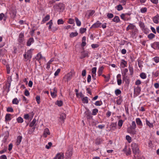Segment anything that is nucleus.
<instances>
[{
  "mask_svg": "<svg viewBox=\"0 0 159 159\" xmlns=\"http://www.w3.org/2000/svg\"><path fill=\"white\" fill-rule=\"evenodd\" d=\"M34 42V40L33 38H30L28 40L27 43V45L30 46L31 43H33Z\"/></svg>",
  "mask_w": 159,
  "mask_h": 159,
  "instance_id": "nucleus-18",
  "label": "nucleus"
},
{
  "mask_svg": "<svg viewBox=\"0 0 159 159\" xmlns=\"http://www.w3.org/2000/svg\"><path fill=\"white\" fill-rule=\"evenodd\" d=\"M24 34L23 33H20V34L19 38L18 39V41L20 43H23V42L24 41Z\"/></svg>",
  "mask_w": 159,
  "mask_h": 159,
  "instance_id": "nucleus-10",
  "label": "nucleus"
},
{
  "mask_svg": "<svg viewBox=\"0 0 159 159\" xmlns=\"http://www.w3.org/2000/svg\"><path fill=\"white\" fill-rule=\"evenodd\" d=\"M104 69V67L103 66H102L99 68L98 73V75L99 76H100L102 75V72Z\"/></svg>",
  "mask_w": 159,
  "mask_h": 159,
  "instance_id": "nucleus-34",
  "label": "nucleus"
},
{
  "mask_svg": "<svg viewBox=\"0 0 159 159\" xmlns=\"http://www.w3.org/2000/svg\"><path fill=\"white\" fill-rule=\"evenodd\" d=\"M26 55L27 56L28 59L26 60H25V61H27L28 60L30 59L32 57V54L30 49L27 51Z\"/></svg>",
  "mask_w": 159,
  "mask_h": 159,
  "instance_id": "nucleus-20",
  "label": "nucleus"
},
{
  "mask_svg": "<svg viewBox=\"0 0 159 159\" xmlns=\"http://www.w3.org/2000/svg\"><path fill=\"white\" fill-rule=\"evenodd\" d=\"M153 59L156 63L159 62V57H155L153 58Z\"/></svg>",
  "mask_w": 159,
  "mask_h": 159,
  "instance_id": "nucleus-55",
  "label": "nucleus"
},
{
  "mask_svg": "<svg viewBox=\"0 0 159 159\" xmlns=\"http://www.w3.org/2000/svg\"><path fill=\"white\" fill-rule=\"evenodd\" d=\"M68 22L70 24H72L74 22V20L72 18H70L69 19Z\"/></svg>",
  "mask_w": 159,
  "mask_h": 159,
  "instance_id": "nucleus-61",
  "label": "nucleus"
},
{
  "mask_svg": "<svg viewBox=\"0 0 159 159\" xmlns=\"http://www.w3.org/2000/svg\"><path fill=\"white\" fill-rule=\"evenodd\" d=\"M82 100L84 103H87L89 102L88 98L87 97L83 98L82 99Z\"/></svg>",
  "mask_w": 159,
  "mask_h": 159,
  "instance_id": "nucleus-39",
  "label": "nucleus"
},
{
  "mask_svg": "<svg viewBox=\"0 0 159 159\" xmlns=\"http://www.w3.org/2000/svg\"><path fill=\"white\" fill-rule=\"evenodd\" d=\"M75 20L77 25L78 26H80L81 25V22L79 20L78 18L77 17H75Z\"/></svg>",
  "mask_w": 159,
  "mask_h": 159,
  "instance_id": "nucleus-28",
  "label": "nucleus"
},
{
  "mask_svg": "<svg viewBox=\"0 0 159 159\" xmlns=\"http://www.w3.org/2000/svg\"><path fill=\"white\" fill-rule=\"evenodd\" d=\"M102 104V102L101 100L97 101L95 103V105L97 106H101Z\"/></svg>",
  "mask_w": 159,
  "mask_h": 159,
  "instance_id": "nucleus-48",
  "label": "nucleus"
},
{
  "mask_svg": "<svg viewBox=\"0 0 159 159\" xmlns=\"http://www.w3.org/2000/svg\"><path fill=\"white\" fill-rule=\"evenodd\" d=\"M102 76L104 77L105 78V81L106 82H108L109 81L110 79V76L108 75V76H107L104 75H102Z\"/></svg>",
  "mask_w": 159,
  "mask_h": 159,
  "instance_id": "nucleus-37",
  "label": "nucleus"
},
{
  "mask_svg": "<svg viewBox=\"0 0 159 159\" xmlns=\"http://www.w3.org/2000/svg\"><path fill=\"white\" fill-rule=\"evenodd\" d=\"M151 47L154 49H159V42H155L151 44Z\"/></svg>",
  "mask_w": 159,
  "mask_h": 159,
  "instance_id": "nucleus-6",
  "label": "nucleus"
},
{
  "mask_svg": "<svg viewBox=\"0 0 159 159\" xmlns=\"http://www.w3.org/2000/svg\"><path fill=\"white\" fill-rule=\"evenodd\" d=\"M19 102V101L17 98H14L12 101V103L13 104H18Z\"/></svg>",
  "mask_w": 159,
  "mask_h": 159,
  "instance_id": "nucleus-40",
  "label": "nucleus"
},
{
  "mask_svg": "<svg viewBox=\"0 0 159 159\" xmlns=\"http://www.w3.org/2000/svg\"><path fill=\"white\" fill-rule=\"evenodd\" d=\"M136 122L139 128L140 129L143 126V125L140 119L139 118H136Z\"/></svg>",
  "mask_w": 159,
  "mask_h": 159,
  "instance_id": "nucleus-8",
  "label": "nucleus"
},
{
  "mask_svg": "<svg viewBox=\"0 0 159 159\" xmlns=\"http://www.w3.org/2000/svg\"><path fill=\"white\" fill-rule=\"evenodd\" d=\"M107 16L109 19H111L113 17L114 15L112 13H108L107 15Z\"/></svg>",
  "mask_w": 159,
  "mask_h": 159,
  "instance_id": "nucleus-58",
  "label": "nucleus"
},
{
  "mask_svg": "<svg viewBox=\"0 0 159 159\" xmlns=\"http://www.w3.org/2000/svg\"><path fill=\"white\" fill-rule=\"evenodd\" d=\"M36 101L38 104H40V97L39 96L37 95L35 98Z\"/></svg>",
  "mask_w": 159,
  "mask_h": 159,
  "instance_id": "nucleus-46",
  "label": "nucleus"
},
{
  "mask_svg": "<svg viewBox=\"0 0 159 159\" xmlns=\"http://www.w3.org/2000/svg\"><path fill=\"white\" fill-rule=\"evenodd\" d=\"M6 19V17L5 16V15L3 13H1L0 14V20L1 21L3 19L4 21H5Z\"/></svg>",
  "mask_w": 159,
  "mask_h": 159,
  "instance_id": "nucleus-32",
  "label": "nucleus"
},
{
  "mask_svg": "<svg viewBox=\"0 0 159 159\" xmlns=\"http://www.w3.org/2000/svg\"><path fill=\"white\" fill-rule=\"evenodd\" d=\"M17 121L19 123H22L23 122V118L20 117H19L17 119Z\"/></svg>",
  "mask_w": 159,
  "mask_h": 159,
  "instance_id": "nucleus-47",
  "label": "nucleus"
},
{
  "mask_svg": "<svg viewBox=\"0 0 159 159\" xmlns=\"http://www.w3.org/2000/svg\"><path fill=\"white\" fill-rule=\"evenodd\" d=\"M127 131L130 134L134 135L136 134V131L135 129H132L131 127H129Z\"/></svg>",
  "mask_w": 159,
  "mask_h": 159,
  "instance_id": "nucleus-16",
  "label": "nucleus"
},
{
  "mask_svg": "<svg viewBox=\"0 0 159 159\" xmlns=\"http://www.w3.org/2000/svg\"><path fill=\"white\" fill-rule=\"evenodd\" d=\"M97 70V68L96 67H93L92 69V74H95L96 75V72Z\"/></svg>",
  "mask_w": 159,
  "mask_h": 159,
  "instance_id": "nucleus-54",
  "label": "nucleus"
},
{
  "mask_svg": "<svg viewBox=\"0 0 159 159\" xmlns=\"http://www.w3.org/2000/svg\"><path fill=\"white\" fill-rule=\"evenodd\" d=\"M155 36V35L154 34L152 33H150L149 34L148 36V37L150 39H151L153 38H154Z\"/></svg>",
  "mask_w": 159,
  "mask_h": 159,
  "instance_id": "nucleus-38",
  "label": "nucleus"
},
{
  "mask_svg": "<svg viewBox=\"0 0 159 159\" xmlns=\"http://www.w3.org/2000/svg\"><path fill=\"white\" fill-rule=\"evenodd\" d=\"M12 115L10 114H7L5 116V121H10L11 119Z\"/></svg>",
  "mask_w": 159,
  "mask_h": 159,
  "instance_id": "nucleus-23",
  "label": "nucleus"
},
{
  "mask_svg": "<svg viewBox=\"0 0 159 159\" xmlns=\"http://www.w3.org/2000/svg\"><path fill=\"white\" fill-rule=\"evenodd\" d=\"M122 74L123 77V80L126 79L127 77V76L126 75V73L122 72Z\"/></svg>",
  "mask_w": 159,
  "mask_h": 159,
  "instance_id": "nucleus-62",
  "label": "nucleus"
},
{
  "mask_svg": "<svg viewBox=\"0 0 159 159\" xmlns=\"http://www.w3.org/2000/svg\"><path fill=\"white\" fill-rule=\"evenodd\" d=\"M146 122L147 125L149 127L152 128L153 127V123H150L147 119H146Z\"/></svg>",
  "mask_w": 159,
  "mask_h": 159,
  "instance_id": "nucleus-27",
  "label": "nucleus"
},
{
  "mask_svg": "<svg viewBox=\"0 0 159 159\" xmlns=\"http://www.w3.org/2000/svg\"><path fill=\"white\" fill-rule=\"evenodd\" d=\"M11 77L10 78L8 77V78L6 84V87H7L8 91L9 90V89L11 86Z\"/></svg>",
  "mask_w": 159,
  "mask_h": 159,
  "instance_id": "nucleus-14",
  "label": "nucleus"
},
{
  "mask_svg": "<svg viewBox=\"0 0 159 159\" xmlns=\"http://www.w3.org/2000/svg\"><path fill=\"white\" fill-rule=\"evenodd\" d=\"M53 23L52 20H50L48 23L46 24L47 25H49V26L48 27V29L49 30L51 29L52 26V25Z\"/></svg>",
  "mask_w": 159,
  "mask_h": 159,
  "instance_id": "nucleus-35",
  "label": "nucleus"
},
{
  "mask_svg": "<svg viewBox=\"0 0 159 159\" xmlns=\"http://www.w3.org/2000/svg\"><path fill=\"white\" fill-rule=\"evenodd\" d=\"M53 8L57 11L60 12L63 11L65 9V5L62 3H59L54 5Z\"/></svg>",
  "mask_w": 159,
  "mask_h": 159,
  "instance_id": "nucleus-1",
  "label": "nucleus"
},
{
  "mask_svg": "<svg viewBox=\"0 0 159 159\" xmlns=\"http://www.w3.org/2000/svg\"><path fill=\"white\" fill-rule=\"evenodd\" d=\"M139 25L142 30L145 27L144 23L141 21L139 22Z\"/></svg>",
  "mask_w": 159,
  "mask_h": 159,
  "instance_id": "nucleus-49",
  "label": "nucleus"
},
{
  "mask_svg": "<svg viewBox=\"0 0 159 159\" xmlns=\"http://www.w3.org/2000/svg\"><path fill=\"white\" fill-rule=\"evenodd\" d=\"M131 124V125L130 127L132 128V129H135L136 127V125L135 121H133Z\"/></svg>",
  "mask_w": 159,
  "mask_h": 159,
  "instance_id": "nucleus-42",
  "label": "nucleus"
},
{
  "mask_svg": "<svg viewBox=\"0 0 159 159\" xmlns=\"http://www.w3.org/2000/svg\"><path fill=\"white\" fill-rule=\"evenodd\" d=\"M152 20L155 23L158 24L159 23V15H157L153 18Z\"/></svg>",
  "mask_w": 159,
  "mask_h": 159,
  "instance_id": "nucleus-17",
  "label": "nucleus"
},
{
  "mask_svg": "<svg viewBox=\"0 0 159 159\" xmlns=\"http://www.w3.org/2000/svg\"><path fill=\"white\" fill-rule=\"evenodd\" d=\"M98 112V110L97 108H95L93 110L92 114L93 115H96Z\"/></svg>",
  "mask_w": 159,
  "mask_h": 159,
  "instance_id": "nucleus-45",
  "label": "nucleus"
},
{
  "mask_svg": "<svg viewBox=\"0 0 159 159\" xmlns=\"http://www.w3.org/2000/svg\"><path fill=\"white\" fill-rule=\"evenodd\" d=\"M42 58V56L40 53H38L36 56V59L37 60H39L41 59Z\"/></svg>",
  "mask_w": 159,
  "mask_h": 159,
  "instance_id": "nucleus-64",
  "label": "nucleus"
},
{
  "mask_svg": "<svg viewBox=\"0 0 159 159\" xmlns=\"http://www.w3.org/2000/svg\"><path fill=\"white\" fill-rule=\"evenodd\" d=\"M22 139V137L21 136H19L17 137V141L16 142V145H19Z\"/></svg>",
  "mask_w": 159,
  "mask_h": 159,
  "instance_id": "nucleus-22",
  "label": "nucleus"
},
{
  "mask_svg": "<svg viewBox=\"0 0 159 159\" xmlns=\"http://www.w3.org/2000/svg\"><path fill=\"white\" fill-rule=\"evenodd\" d=\"M64 23V21L62 19H58L57 21V23L58 25L63 24Z\"/></svg>",
  "mask_w": 159,
  "mask_h": 159,
  "instance_id": "nucleus-56",
  "label": "nucleus"
},
{
  "mask_svg": "<svg viewBox=\"0 0 159 159\" xmlns=\"http://www.w3.org/2000/svg\"><path fill=\"white\" fill-rule=\"evenodd\" d=\"M120 65L122 67L124 68L127 66V62L125 61L122 59L121 60Z\"/></svg>",
  "mask_w": 159,
  "mask_h": 159,
  "instance_id": "nucleus-21",
  "label": "nucleus"
},
{
  "mask_svg": "<svg viewBox=\"0 0 159 159\" xmlns=\"http://www.w3.org/2000/svg\"><path fill=\"white\" fill-rule=\"evenodd\" d=\"M73 147L71 146H69L68 150L66 152V156L68 158H70L72 155Z\"/></svg>",
  "mask_w": 159,
  "mask_h": 159,
  "instance_id": "nucleus-4",
  "label": "nucleus"
},
{
  "mask_svg": "<svg viewBox=\"0 0 159 159\" xmlns=\"http://www.w3.org/2000/svg\"><path fill=\"white\" fill-rule=\"evenodd\" d=\"M141 90V87L138 86L134 89V94L137 96L140 93Z\"/></svg>",
  "mask_w": 159,
  "mask_h": 159,
  "instance_id": "nucleus-11",
  "label": "nucleus"
},
{
  "mask_svg": "<svg viewBox=\"0 0 159 159\" xmlns=\"http://www.w3.org/2000/svg\"><path fill=\"white\" fill-rule=\"evenodd\" d=\"M72 74L70 73H69L64 77L63 80L66 82H68L71 80L72 78Z\"/></svg>",
  "mask_w": 159,
  "mask_h": 159,
  "instance_id": "nucleus-5",
  "label": "nucleus"
},
{
  "mask_svg": "<svg viewBox=\"0 0 159 159\" xmlns=\"http://www.w3.org/2000/svg\"><path fill=\"white\" fill-rule=\"evenodd\" d=\"M64 155L62 152H60L57 153L54 159H64Z\"/></svg>",
  "mask_w": 159,
  "mask_h": 159,
  "instance_id": "nucleus-7",
  "label": "nucleus"
},
{
  "mask_svg": "<svg viewBox=\"0 0 159 159\" xmlns=\"http://www.w3.org/2000/svg\"><path fill=\"white\" fill-rule=\"evenodd\" d=\"M129 70L130 72V75H132L134 69L133 67L130 66L129 67Z\"/></svg>",
  "mask_w": 159,
  "mask_h": 159,
  "instance_id": "nucleus-57",
  "label": "nucleus"
},
{
  "mask_svg": "<svg viewBox=\"0 0 159 159\" xmlns=\"http://www.w3.org/2000/svg\"><path fill=\"white\" fill-rule=\"evenodd\" d=\"M112 21L116 23H118L120 21V19L118 16H116L112 19Z\"/></svg>",
  "mask_w": 159,
  "mask_h": 159,
  "instance_id": "nucleus-33",
  "label": "nucleus"
},
{
  "mask_svg": "<svg viewBox=\"0 0 159 159\" xmlns=\"http://www.w3.org/2000/svg\"><path fill=\"white\" fill-rule=\"evenodd\" d=\"M118 99L116 101V103L117 104L120 105L122 102V98L121 96L118 97Z\"/></svg>",
  "mask_w": 159,
  "mask_h": 159,
  "instance_id": "nucleus-30",
  "label": "nucleus"
},
{
  "mask_svg": "<svg viewBox=\"0 0 159 159\" xmlns=\"http://www.w3.org/2000/svg\"><path fill=\"white\" fill-rule=\"evenodd\" d=\"M143 32L146 34H147L149 33V32L150 31L149 29L147 27H144L142 29Z\"/></svg>",
  "mask_w": 159,
  "mask_h": 159,
  "instance_id": "nucleus-36",
  "label": "nucleus"
},
{
  "mask_svg": "<svg viewBox=\"0 0 159 159\" xmlns=\"http://www.w3.org/2000/svg\"><path fill=\"white\" fill-rule=\"evenodd\" d=\"M121 93V91L119 89H117L115 91V93L116 96H118Z\"/></svg>",
  "mask_w": 159,
  "mask_h": 159,
  "instance_id": "nucleus-53",
  "label": "nucleus"
},
{
  "mask_svg": "<svg viewBox=\"0 0 159 159\" xmlns=\"http://www.w3.org/2000/svg\"><path fill=\"white\" fill-rule=\"evenodd\" d=\"M116 122H112L110 125V128L112 131L115 130L116 129Z\"/></svg>",
  "mask_w": 159,
  "mask_h": 159,
  "instance_id": "nucleus-15",
  "label": "nucleus"
},
{
  "mask_svg": "<svg viewBox=\"0 0 159 159\" xmlns=\"http://www.w3.org/2000/svg\"><path fill=\"white\" fill-rule=\"evenodd\" d=\"M50 134L49 130L48 128H46L45 129L43 133V136L45 138H46L47 137V135H50Z\"/></svg>",
  "mask_w": 159,
  "mask_h": 159,
  "instance_id": "nucleus-19",
  "label": "nucleus"
},
{
  "mask_svg": "<svg viewBox=\"0 0 159 159\" xmlns=\"http://www.w3.org/2000/svg\"><path fill=\"white\" fill-rule=\"evenodd\" d=\"M66 115L64 113H61L60 115V117L59 118L61 120L64 121V120L66 119Z\"/></svg>",
  "mask_w": 159,
  "mask_h": 159,
  "instance_id": "nucleus-24",
  "label": "nucleus"
},
{
  "mask_svg": "<svg viewBox=\"0 0 159 159\" xmlns=\"http://www.w3.org/2000/svg\"><path fill=\"white\" fill-rule=\"evenodd\" d=\"M140 77L142 79H145L147 76L145 73H142L140 74Z\"/></svg>",
  "mask_w": 159,
  "mask_h": 159,
  "instance_id": "nucleus-51",
  "label": "nucleus"
},
{
  "mask_svg": "<svg viewBox=\"0 0 159 159\" xmlns=\"http://www.w3.org/2000/svg\"><path fill=\"white\" fill-rule=\"evenodd\" d=\"M116 8H117V9L118 11H121L123 9V7L120 4H119L117 5V6H116Z\"/></svg>",
  "mask_w": 159,
  "mask_h": 159,
  "instance_id": "nucleus-41",
  "label": "nucleus"
},
{
  "mask_svg": "<svg viewBox=\"0 0 159 159\" xmlns=\"http://www.w3.org/2000/svg\"><path fill=\"white\" fill-rule=\"evenodd\" d=\"M56 104L59 107H61L63 104V102L62 101H57L56 102Z\"/></svg>",
  "mask_w": 159,
  "mask_h": 159,
  "instance_id": "nucleus-43",
  "label": "nucleus"
},
{
  "mask_svg": "<svg viewBox=\"0 0 159 159\" xmlns=\"http://www.w3.org/2000/svg\"><path fill=\"white\" fill-rule=\"evenodd\" d=\"M124 121L122 120H119L118 121V129H120L122 126L124 122Z\"/></svg>",
  "mask_w": 159,
  "mask_h": 159,
  "instance_id": "nucleus-31",
  "label": "nucleus"
},
{
  "mask_svg": "<svg viewBox=\"0 0 159 159\" xmlns=\"http://www.w3.org/2000/svg\"><path fill=\"white\" fill-rule=\"evenodd\" d=\"M123 150L124 152H125V153L127 156H129L131 154V149L129 148H128V149L126 151L125 149H124Z\"/></svg>",
  "mask_w": 159,
  "mask_h": 159,
  "instance_id": "nucleus-26",
  "label": "nucleus"
},
{
  "mask_svg": "<svg viewBox=\"0 0 159 159\" xmlns=\"http://www.w3.org/2000/svg\"><path fill=\"white\" fill-rule=\"evenodd\" d=\"M102 23L99 21H97L95 23L93 24L90 27V29L98 28L100 27Z\"/></svg>",
  "mask_w": 159,
  "mask_h": 159,
  "instance_id": "nucleus-9",
  "label": "nucleus"
},
{
  "mask_svg": "<svg viewBox=\"0 0 159 159\" xmlns=\"http://www.w3.org/2000/svg\"><path fill=\"white\" fill-rule=\"evenodd\" d=\"M90 54V52L87 50H84V48H83V51L81 52V55L80 58L81 59H82L86 57H89V55Z\"/></svg>",
  "mask_w": 159,
  "mask_h": 159,
  "instance_id": "nucleus-2",
  "label": "nucleus"
},
{
  "mask_svg": "<svg viewBox=\"0 0 159 159\" xmlns=\"http://www.w3.org/2000/svg\"><path fill=\"white\" fill-rule=\"evenodd\" d=\"M50 19V16L49 15H48L44 17L42 20V23H45L46 21Z\"/></svg>",
  "mask_w": 159,
  "mask_h": 159,
  "instance_id": "nucleus-29",
  "label": "nucleus"
},
{
  "mask_svg": "<svg viewBox=\"0 0 159 159\" xmlns=\"http://www.w3.org/2000/svg\"><path fill=\"white\" fill-rule=\"evenodd\" d=\"M86 30V29L85 28H81L80 29V32L81 34H83Z\"/></svg>",
  "mask_w": 159,
  "mask_h": 159,
  "instance_id": "nucleus-59",
  "label": "nucleus"
},
{
  "mask_svg": "<svg viewBox=\"0 0 159 159\" xmlns=\"http://www.w3.org/2000/svg\"><path fill=\"white\" fill-rule=\"evenodd\" d=\"M78 34V33L77 32H72L70 34V37L71 38H73L74 37H75L77 36Z\"/></svg>",
  "mask_w": 159,
  "mask_h": 159,
  "instance_id": "nucleus-44",
  "label": "nucleus"
},
{
  "mask_svg": "<svg viewBox=\"0 0 159 159\" xmlns=\"http://www.w3.org/2000/svg\"><path fill=\"white\" fill-rule=\"evenodd\" d=\"M36 119L35 118H34L32 122L30 123L29 126L30 127H32L34 126H36Z\"/></svg>",
  "mask_w": 159,
  "mask_h": 159,
  "instance_id": "nucleus-25",
  "label": "nucleus"
},
{
  "mask_svg": "<svg viewBox=\"0 0 159 159\" xmlns=\"http://www.w3.org/2000/svg\"><path fill=\"white\" fill-rule=\"evenodd\" d=\"M131 14L129 13H125L122 14L120 16L121 19L124 20L128 21L130 20L131 18L129 16Z\"/></svg>",
  "mask_w": 159,
  "mask_h": 159,
  "instance_id": "nucleus-3",
  "label": "nucleus"
},
{
  "mask_svg": "<svg viewBox=\"0 0 159 159\" xmlns=\"http://www.w3.org/2000/svg\"><path fill=\"white\" fill-rule=\"evenodd\" d=\"M85 115L87 119L88 120L92 119L93 116L91 115L90 111L89 110L85 112Z\"/></svg>",
  "mask_w": 159,
  "mask_h": 159,
  "instance_id": "nucleus-13",
  "label": "nucleus"
},
{
  "mask_svg": "<svg viewBox=\"0 0 159 159\" xmlns=\"http://www.w3.org/2000/svg\"><path fill=\"white\" fill-rule=\"evenodd\" d=\"M52 145V143L51 142H49L48 143V145H46L45 148L47 149H49Z\"/></svg>",
  "mask_w": 159,
  "mask_h": 159,
  "instance_id": "nucleus-60",
  "label": "nucleus"
},
{
  "mask_svg": "<svg viewBox=\"0 0 159 159\" xmlns=\"http://www.w3.org/2000/svg\"><path fill=\"white\" fill-rule=\"evenodd\" d=\"M147 11V8L146 7H143L140 9V12L142 13H144Z\"/></svg>",
  "mask_w": 159,
  "mask_h": 159,
  "instance_id": "nucleus-52",
  "label": "nucleus"
},
{
  "mask_svg": "<svg viewBox=\"0 0 159 159\" xmlns=\"http://www.w3.org/2000/svg\"><path fill=\"white\" fill-rule=\"evenodd\" d=\"M7 149V148L5 147L0 152V154H2L6 152Z\"/></svg>",
  "mask_w": 159,
  "mask_h": 159,
  "instance_id": "nucleus-63",
  "label": "nucleus"
},
{
  "mask_svg": "<svg viewBox=\"0 0 159 159\" xmlns=\"http://www.w3.org/2000/svg\"><path fill=\"white\" fill-rule=\"evenodd\" d=\"M126 139L127 140L129 143H130L131 142L132 138L129 135H126Z\"/></svg>",
  "mask_w": 159,
  "mask_h": 159,
  "instance_id": "nucleus-50",
  "label": "nucleus"
},
{
  "mask_svg": "<svg viewBox=\"0 0 159 159\" xmlns=\"http://www.w3.org/2000/svg\"><path fill=\"white\" fill-rule=\"evenodd\" d=\"M57 89L56 88H54L53 90L51 91V94L53 98H55L57 96Z\"/></svg>",
  "mask_w": 159,
  "mask_h": 159,
  "instance_id": "nucleus-12",
  "label": "nucleus"
}]
</instances>
